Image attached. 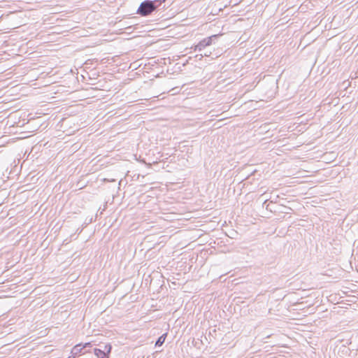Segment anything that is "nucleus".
I'll use <instances>...</instances> for the list:
<instances>
[{"label": "nucleus", "instance_id": "f257e3e1", "mask_svg": "<svg viewBox=\"0 0 358 358\" xmlns=\"http://www.w3.org/2000/svg\"><path fill=\"white\" fill-rule=\"evenodd\" d=\"M166 0H145L138 6L136 14L142 17H147L157 12L159 7Z\"/></svg>", "mask_w": 358, "mask_h": 358}, {"label": "nucleus", "instance_id": "f03ea898", "mask_svg": "<svg viewBox=\"0 0 358 358\" xmlns=\"http://www.w3.org/2000/svg\"><path fill=\"white\" fill-rule=\"evenodd\" d=\"M212 45V38H205L201 40L198 44L192 47L194 51H201L206 47Z\"/></svg>", "mask_w": 358, "mask_h": 358}, {"label": "nucleus", "instance_id": "7ed1b4c3", "mask_svg": "<svg viewBox=\"0 0 358 358\" xmlns=\"http://www.w3.org/2000/svg\"><path fill=\"white\" fill-rule=\"evenodd\" d=\"M94 353L99 358H109V356L106 355L101 348H94Z\"/></svg>", "mask_w": 358, "mask_h": 358}, {"label": "nucleus", "instance_id": "20e7f679", "mask_svg": "<svg viewBox=\"0 0 358 358\" xmlns=\"http://www.w3.org/2000/svg\"><path fill=\"white\" fill-rule=\"evenodd\" d=\"M83 349H84V348H83V347L82 346V344H81V343L78 344V345H76L73 348V349H72V350H71V353H72L73 355H78V354L81 353V352H82V350H83Z\"/></svg>", "mask_w": 358, "mask_h": 358}, {"label": "nucleus", "instance_id": "39448f33", "mask_svg": "<svg viewBox=\"0 0 358 358\" xmlns=\"http://www.w3.org/2000/svg\"><path fill=\"white\" fill-rule=\"evenodd\" d=\"M166 337V334H164L160 336L155 343V346H162L165 342V339Z\"/></svg>", "mask_w": 358, "mask_h": 358}, {"label": "nucleus", "instance_id": "423d86ee", "mask_svg": "<svg viewBox=\"0 0 358 358\" xmlns=\"http://www.w3.org/2000/svg\"><path fill=\"white\" fill-rule=\"evenodd\" d=\"M111 350H112V346L110 344H104L103 345V349L102 350L103 351V352L108 355H110V352H111Z\"/></svg>", "mask_w": 358, "mask_h": 358}, {"label": "nucleus", "instance_id": "0eeeda50", "mask_svg": "<svg viewBox=\"0 0 358 358\" xmlns=\"http://www.w3.org/2000/svg\"><path fill=\"white\" fill-rule=\"evenodd\" d=\"M222 34H214V35H212L210 36H209L208 38H212V44L214 43V41L215 40H217Z\"/></svg>", "mask_w": 358, "mask_h": 358}, {"label": "nucleus", "instance_id": "6e6552de", "mask_svg": "<svg viewBox=\"0 0 358 358\" xmlns=\"http://www.w3.org/2000/svg\"><path fill=\"white\" fill-rule=\"evenodd\" d=\"M270 204L269 203H267V200H266L264 203H263V207H265L266 210H269L270 211H272L271 208H270Z\"/></svg>", "mask_w": 358, "mask_h": 358}, {"label": "nucleus", "instance_id": "1a4fd4ad", "mask_svg": "<svg viewBox=\"0 0 358 358\" xmlns=\"http://www.w3.org/2000/svg\"><path fill=\"white\" fill-rule=\"evenodd\" d=\"M70 238H71V241L73 240V239H76L77 238V236H76V234H71L70 236Z\"/></svg>", "mask_w": 358, "mask_h": 358}, {"label": "nucleus", "instance_id": "9d476101", "mask_svg": "<svg viewBox=\"0 0 358 358\" xmlns=\"http://www.w3.org/2000/svg\"><path fill=\"white\" fill-rule=\"evenodd\" d=\"M90 345H91L90 343H85V345L83 347V348H85L89 347Z\"/></svg>", "mask_w": 358, "mask_h": 358}, {"label": "nucleus", "instance_id": "9b49d317", "mask_svg": "<svg viewBox=\"0 0 358 358\" xmlns=\"http://www.w3.org/2000/svg\"><path fill=\"white\" fill-rule=\"evenodd\" d=\"M74 358V357H73Z\"/></svg>", "mask_w": 358, "mask_h": 358}]
</instances>
